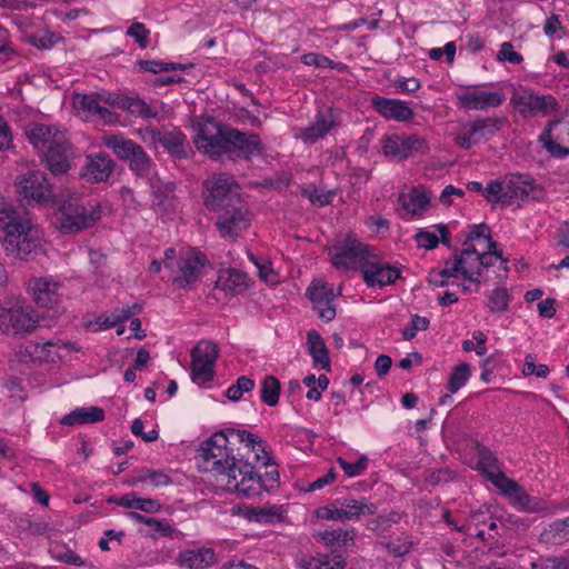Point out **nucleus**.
I'll return each mask as SVG.
<instances>
[{
    "instance_id": "2",
    "label": "nucleus",
    "mask_w": 569,
    "mask_h": 569,
    "mask_svg": "<svg viewBox=\"0 0 569 569\" xmlns=\"http://www.w3.org/2000/svg\"><path fill=\"white\" fill-rule=\"evenodd\" d=\"M202 198L206 208L218 213L216 226L222 237L236 238L249 227V212L231 174L220 172L209 177L203 182Z\"/></svg>"
},
{
    "instance_id": "17",
    "label": "nucleus",
    "mask_w": 569,
    "mask_h": 569,
    "mask_svg": "<svg viewBox=\"0 0 569 569\" xmlns=\"http://www.w3.org/2000/svg\"><path fill=\"white\" fill-rule=\"evenodd\" d=\"M306 296L312 301L319 318L329 322L336 317V309L331 305L335 299L333 288L321 280H313L306 290Z\"/></svg>"
},
{
    "instance_id": "63",
    "label": "nucleus",
    "mask_w": 569,
    "mask_h": 569,
    "mask_svg": "<svg viewBox=\"0 0 569 569\" xmlns=\"http://www.w3.org/2000/svg\"><path fill=\"white\" fill-rule=\"evenodd\" d=\"M13 49L10 46L9 32L6 28L0 26V62L10 60Z\"/></svg>"
},
{
    "instance_id": "33",
    "label": "nucleus",
    "mask_w": 569,
    "mask_h": 569,
    "mask_svg": "<svg viewBox=\"0 0 569 569\" xmlns=\"http://www.w3.org/2000/svg\"><path fill=\"white\" fill-rule=\"evenodd\" d=\"M399 203L403 210V217H412L420 214L427 209L429 199L425 193L413 190L407 194H401L399 198Z\"/></svg>"
},
{
    "instance_id": "1",
    "label": "nucleus",
    "mask_w": 569,
    "mask_h": 569,
    "mask_svg": "<svg viewBox=\"0 0 569 569\" xmlns=\"http://www.w3.org/2000/svg\"><path fill=\"white\" fill-rule=\"evenodd\" d=\"M197 460L200 469L213 473L228 490L253 498L266 487L254 469L269 466L271 458L258 436L228 429L202 443Z\"/></svg>"
},
{
    "instance_id": "57",
    "label": "nucleus",
    "mask_w": 569,
    "mask_h": 569,
    "mask_svg": "<svg viewBox=\"0 0 569 569\" xmlns=\"http://www.w3.org/2000/svg\"><path fill=\"white\" fill-rule=\"evenodd\" d=\"M497 459L489 451H481L478 461L479 469L486 473L487 478H491V472H498Z\"/></svg>"
},
{
    "instance_id": "20",
    "label": "nucleus",
    "mask_w": 569,
    "mask_h": 569,
    "mask_svg": "<svg viewBox=\"0 0 569 569\" xmlns=\"http://www.w3.org/2000/svg\"><path fill=\"white\" fill-rule=\"evenodd\" d=\"M461 108L466 110H487L500 107L506 96L502 90H469L458 96Z\"/></svg>"
},
{
    "instance_id": "52",
    "label": "nucleus",
    "mask_w": 569,
    "mask_h": 569,
    "mask_svg": "<svg viewBox=\"0 0 569 569\" xmlns=\"http://www.w3.org/2000/svg\"><path fill=\"white\" fill-rule=\"evenodd\" d=\"M301 194L310 200L311 203L325 207L331 203L335 192H322L317 188H301Z\"/></svg>"
},
{
    "instance_id": "25",
    "label": "nucleus",
    "mask_w": 569,
    "mask_h": 569,
    "mask_svg": "<svg viewBox=\"0 0 569 569\" xmlns=\"http://www.w3.org/2000/svg\"><path fill=\"white\" fill-rule=\"evenodd\" d=\"M217 562L212 548L187 549L179 553L177 563L188 569H206Z\"/></svg>"
},
{
    "instance_id": "15",
    "label": "nucleus",
    "mask_w": 569,
    "mask_h": 569,
    "mask_svg": "<svg viewBox=\"0 0 569 569\" xmlns=\"http://www.w3.org/2000/svg\"><path fill=\"white\" fill-rule=\"evenodd\" d=\"M361 273L365 283L370 288H382L392 284L400 277L399 269L388 262L376 259L372 254L371 258L362 264Z\"/></svg>"
},
{
    "instance_id": "31",
    "label": "nucleus",
    "mask_w": 569,
    "mask_h": 569,
    "mask_svg": "<svg viewBox=\"0 0 569 569\" xmlns=\"http://www.w3.org/2000/svg\"><path fill=\"white\" fill-rule=\"evenodd\" d=\"M73 106L77 110L87 114H96L104 121H111L113 113L106 107L100 106L98 98L92 94L77 93L73 98Z\"/></svg>"
},
{
    "instance_id": "51",
    "label": "nucleus",
    "mask_w": 569,
    "mask_h": 569,
    "mask_svg": "<svg viewBox=\"0 0 569 569\" xmlns=\"http://www.w3.org/2000/svg\"><path fill=\"white\" fill-rule=\"evenodd\" d=\"M27 40L38 49H49L60 40V37L52 31L46 30L42 33L28 36Z\"/></svg>"
},
{
    "instance_id": "30",
    "label": "nucleus",
    "mask_w": 569,
    "mask_h": 569,
    "mask_svg": "<svg viewBox=\"0 0 569 569\" xmlns=\"http://www.w3.org/2000/svg\"><path fill=\"white\" fill-rule=\"evenodd\" d=\"M307 345L309 352L313 359V363L316 366H319L321 369L330 370V358L328 348L318 331H308Z\"/></svg>"
},
{
    "instance_id": "34",
    "label": "nucleus",
    "mask_w": 569,
    "mask_h": 569,
    "mask_svg": "<svg viewBox=\"0 0 569 569\" xmlns=\"http://www.w3.org/2000/svg\"><path fill=\"white\" fill-rule=\"evenodd\" d=\"M103 143L106 144V147L111 149L118 158L126 161L128 160V158L131 157V153H133L140 147L132 140L126 139L117 134L106 137L103 139Z\"/></svg>"
},
{
    "instance_id": "14",
    "label": "nucleus",
    "mask_w": 569,
    "mask_h": 569,
    "mask_svg": "<svg viewBox=\"0 0 569 569\" xmlns=\"http://www.w3.org/2000/svg\"><path fill=\"white\" fill-rule=\"evenodd\" d=\"M37 327V319L30 308H0V330L4 335L29 333Z\"/></svg>"
},
{
    "instance_id": "12",
    "label": "nucleus",
    "mask_w": 569,
    "mask_h": 569,
    "mask_svg": "<svg viewBox=\"0 0 569 569\" xmlns=\"http://www.w3.org/2000/svg\"><path fill=\"white\" fill-rule=\"evenodd\" d=\"M450 264L456 270V278L468 280L477 286L482 281V262L481 252L476 244H468L459 253H455V258L450 259Z\"/></svg>"
},
{
    "instance_id": "32",
    "label": "nucleus",
    "mask_w": 569,
    "mask_h": 569,
    "mask_svg": "<svg viewBox=\"0 0 569 569\" xmlns=\"http://www.w3.org/2000/svg\"><path fill=\"white\" fill-rule=\"evenodd\" d=\"M319 540H321L326 546L335 547H349L355 546L356 530L347 529L343 530L341 528L320 531L316 536Z\"/></svg>"
},
{
    "instance_id": "50",
    "label": "nucleus",
    "mask_w": 569,
    "mask_h": 569,
    "mask_svg": "<svg viewBox=\"0 0 569 569\" xmlns=\"http://www.w3.org/2000/svg\"><path fill=\"white\" fill-rule=\"evenodd\" d=\"M337 462L348 477L360 476L366 471L368 467V458L366 456H361L355 462H349L342 457H339L337 459Z\"/></svg>"
},
{
    "instance_id": "36",
    "label": "nucleus",
    "mask_w": 569,
    "mask_h": 569,
    "mask_svg": "<svg viewBox=\"0 0 569 569\" xmlns=\"http://www.w3.org/2000/svg\"><path fill=\"white\" fill-rule=\"evenodd\" d=\"M541 539L553 545H561L569 540V516L550 523L541 533Z\"/></svg>"
},
{
    "instance_id": "10",
    "label": "nucleus",
    "mask_w": 569,
    "mask_h": 569,
    "mask_svg": "<svg viewBox=\"0 0 569 569\" xmlns=\"http://www.w3.org/2000/svg\"><path fill=\"white\" fill-rule=\"evenodd\" d=\"M19 193L28 201H33L40 207H49L57 193L47 176L41 171H30L19 181Z\"/></svg>"
},
{
    "instance_id": "60",
    "label": "nucleus",
    "mask_w": 569,
    "mask_h": 569,
    "mask_svg": "<svg viewBox=\"0 0 569 569\" xmlns=\"http://www.w3.org/2000/svg\"><path fill=\"white\" fill-rule=\"evenodd\" d=\"M497 59L499 61H508L512 64H518L522 61V56L513 50V46L510 42H503L497 53Z\"/></svg>"
},
{
    "instance_id": "39",
    "label": "nucleus",
    "mask_w": 569,
    "mask_h": 569,
    "mask_svg": "<svg viewBox=\"0 0 569 569\" xmlns=\"http://www.w3.org/2000/svg\"><path fill=\"white\" fill-rule=\"evenodd\" d=\"M280 390L281 387L279 380L273 376H267L261 382V400L270 407L276 406L279 401Z\"/></svg>"
},
{
    "instance_id": "5",
    "label": "nucleus",
    "mask_w": 569,
    "mask_h": 569,
    "mask_svg": "<svg viewBox=\"0 0 569 569\" xmlns=\"http://www.w3.org/2000/svg\"><path fill=\"white\" fill-rule=\"evenodd\" d=\"M0 241L8 254L27 260L40 250L41 234L30 219H20L9 203L1 202Z\"/></svg>"
},
{
    "instance_id": "41",
    "label": "nucleus",
    "mask_w": 569,
    "mask_h": 569,
    "mask_svg": "<svg viewBox=\"0 0 569 569\" xmlns=\"http://www.w3.org/2000/svg\"><path fill=\"white\" fill-rule=\"evenodd\" d=\"M139 67L142 71L159 73V72H170V71H186L191 66L181 64V63H172V62H162L156 60H140Z\"/></svg>"
},
{
    "instance_id": "18",
    "label": "nucleus",
    "mask_w": 569,
    "mask_h": 569,
    "mask_svg": "<svg viewBox=\"0 0 569 569\" xmlns=\"http://www.w3.org/2000/svg\"><path fill=\"white\" fill-rule=\"evenodd\" d=\"M338 126L337 114L331 109L319 111L315 120L307 127L300 128L296 137L307 144H312L322 139Z\"/></svg>"
},
{
    "instance_id": "64",
    "label": "nucleus",
    "mask_w": 569,
    "mask_h": 569,
    "mask_svg": "<svg viewBox=\"0 0 569 569\" xmlns=\"http://www.w3.org/2000/svg\"><path fill=\"white\" fill-rule=\"evenodd\" d=\"M455 477V473L448 469L442 468L435 471H431L427 477L426 481L431 486H437L441 482H448Z\"/></svg>"
},
{
    "instance_id": "61",
    "label": "nucleus",
    "mask_w": 569,
    "mask_h": 569,
    "mask_svg": "<svg viewBox=\"0 0 569 569\" xmlns=\"http://www.w3.org/2000/svg\"><path fill=\"white\" fill-rule=\"evenodd\" d=\"M144 525L148 527V530H147L148 535H153V533L158 532L161 536H169L172 532V529L168 522L160 521L154 518L148 517Z\"/></svg>"
},
{
    "instance_id": "46",
    "label": "nucleus",
    "mask_w": 569,
    "mask_h": 569,
    "mask_svg": "<svg viewBox=\"0 0 569 569\" xmlns=\"http://www.w3.org/2000/svg\"><path fill=\"white\" fill-rule=\"evenodd\" d=\"M470 378V366L468 363H460L455 367L449 377L448 390L452 393L462 388Z\"/></svg>"
},
{
    "instance_id": "16",
    "label": "nucleus",
    "mask_w": 569,
    "mask_h": 569,
    "mask_svg": "<svg viewBox=\"0 0 569 569\" xmlns=\"http://www.w3.org/2000/svg\"><path fill=\"white\" fill-rule=\"evenodd\" d=\"M515 108L523 117L548 116L558 110L557 100L550 96L525 93L512 99Z\"/></svg>"
},
{
    "instance_id": "43",
    "label": "nucleus",
    "mask_w": 569,
    "mask_h": 569,
    "mask_svg": "<svg viewBox=\"0 0 569 569\" xmlns=\"http://www.w3.org/2000/svg\"><path fill=\"white\" fill-rule=\"evenodd\" d=\"M346 561L341 556H323L321 558H311L305 563V569H343Z\"/></svg>"
},
{
    "instance_id": "54",
    "label": "nucleus",
    "mask_w": 569,
    "mask_h": 569,
    "mask_svg": "<svg viewBox=\"0 0 569 569\" xmlns=\"http://www.w3.org/2000/svg\"><path fill=\"white\" fill-rule=\"evenodd\" d=\"M505 192H506V178L503 179V181L491 180L485 188L483 196L486 197V199L489 202L496 203V202L500 201L502 198H506Z\"/></svg>"
},
{
    "instance_id": "40",
    "label": "nucleus",
    "mask_w": 569,
    "mask_h": 569,
    "mask_svg": "<svg viewBox=\"0 0 569 569\" xmlns=\"http://www.w3.org/2000/svg\"><path fill=\"white\" fill-rule=\"evenodd\" d=\"M558 124V121H550L545 130L539 136L541 146L553 157H565L569 154V150L556 143L552 139V128Z\"/></svg>"
},
{
    "instance_id": "47",
    "label": "nucleus",
    "mask_w": 569,
    "mask_h": 569,
    "mask_svg": "<svg viewBox=\"0 0 569 569\" xmlns=\"http://www.w3.org/2000/svg\"><path fill=\"white\" fill-rule=\"evenodd\" d=\"M254 388V381L247 376H241L237 379V382L232 386H230L227 391L226 396L231 401H238L241 399L242 395L244 392H249L253 390Z\"/></svg>"
},
{
    "instance_id": "59",
    "label": "nucleus",
    "mask_w": 569,
    "mask_h": 569,
    "mask_svg": "<svg viewBox=\"0 0 569 569\" xmlns=\"http://www.w3.org/2000/svg\"><path fill=\"white\" fill-rule=\"evenodd\" d=\"M249 259L258 268V274L261 280L268 283H273L276 281L274 273L269 261L261 262L253 253H249Z\"/></svg>"
},
{
    "instance_id": "27",
    "label": "nucleus",
    "mask_w": 569,
    "mask_h": 569,
    "mask_svg": "<svg viewBox=\"0 0 569 569\" xmlns=\"http://www.w3.org/2000/svg\"><path fill=\"white\" fill-rule=\"evenodd\" d=\"M104 419V411L100 407H81L76 408L70 413L63 416L60 423L63 426H80L100 422Z\"/></svg>"
},
{
    "instance_id": "49",
    "label": "nucleus",
    "mask_w": 569,
    "mask_h": 569,
    "mask_svg": "<svg viewBox=\"0 0 569 569\" xmlns=\"http://www.w3.org/2000/svg\"><path fill=\"white\" fill-rule=\"evenodd\" d=\"M488 239H492L490 236V229L486 223H479L469 227V231L463 241V248L468 244H475V241H483L485 247H488Z\"/></svg>"
},
{
    "instance_id": "13",
    "label": "nucleus",
    "mask_w": 569,
    "mask_h": 569,
    "mask_svg": "<svg viewBox=\"0 0 569 569\" xmlns=\"http://www.w3.org/2000/svg\"><path fill=\"white\" fill-rule=\"evenodd\" d=\"M428 147L425 138L417 134H390L382 140V151L393 160L402 161Z\"/></svg>"
},
{
    "instance_id": "3",
    "label": "nucleus",
    "mask_w": 569,
    "mask_h": 569,
    "mask_svg": "<svg viewBox=\"0 0 569 569\" xmlns=\"http://www.w3.org/2000/svg\"><path fill=\"white\" fill-rule=\"evenodd\" d=\"M199 151L211 158L227 156L230 160H250L263 151L260 138L254 133L220 126L214 121L201 126L194 138Z\"/></svg>"
},
{
    "instance_id": "26",
    "label": "nucleus",
    "mask_w": 569,
    "mask_h": 569,
    "mask_svg": "<svg viewBox=\"0 0 569 569\" xmlns=\"http://www.w3.org/2000/svg\"><path fill=\"white\" fill-rule=\"evenodd\" d=\"M372 106L382 117L406 121L412 117V110L402 101L376 97L372 99Z\"/></svg>"
},
{
    "instance_id": "8",
    "label": "nucleus",
    "mask_w": 569,
    "mask_h": 569,
    "mask_svg": "<svg viewBox=\"0 0 569 569\" xmlns=\"http://www.w3.org/2000/svg\"><path fill=\"white\" fill-rule=\"evenodd\" d=\"M507 123L506 117H477L462 126L456 137V142L462 149H471L473 146L491 139Z\"/></svg>"
},
{
    "instance_id": "28",
    "label": "nucleus",
    "mask_w": 569,
    "mask_h": 569,
    "mask_svg": "<svg viewBox=\"0 0 569 569\" xmlns=\"http://www.w3.org/2000/svg\"><path fill=\"white\" fill-rule=\"evenodd\" d=\"M336 505L340 506L343 519L348 520L359 519L362 516L375 515L377 511V506L366 498H347L343 500H337Z\"/></svg>"
},
{
    "instance_id": "38",
    "label": "nucleus",
    "mask_w": 569,
    "mask_h": 569,
    "mask_svg": "<svg viewBox=\"0 0 569 569\" xmlns=\"http://www.w3.org/2000/svg\"><path fill=\"white\" fill-rule=\"evenodd\" d=\"M497 242L492 239H488V247H485L481 252L482 271L493 266L497 261H500V267L508 272V259L502 257V251L497 248Z\"/></svg>"
},
{
    "instance_id": "42",
    "label": "nucleus",
    "mask_w": 569,
    "mask_h": 569,
    "mask_svg": "<svg viewBox=\"0 0 569 569\" xmlns=\"http://www.w3.org/2000/svg\"><path fill=\"white\" fill-rule=\"evenodd\" d=\"M127 109L132 116L141 117L143 119L157 118L159 109L154 104H149L141 99H129Z\"/></svg>"
},
{
    "instance_id": "37",
    "label": "nucleus",
    "mask_w": 569,
    "mask_h": 569,
    "mask_svg": "<svg viewBox=\"0 0 569 569\" xmlns=\"http://www.w3.org/2000/svg\"><path fill=\"white\" fill-rule=\"evenodd\" d=\"M440 238L435 233L426 230H419L415 239L420 248H425L427 250H431L436 248L439 243V240H441L442 243L447 244L449 241V230L447 226L445 224H438L436 226Z\"/></svg>"
},
{
    "instance_id": "22",
    "label": "nucleus",
    "mask_w": 569,
    "mask_h": 569,
    "mask_svg": "<svg viewBox=\"0 0 569 569\" xmlns=\"http://www.w3.org/2000/svg\"><path fill=\"white\" fill-rule=\"evenodd\" d=\"M114 169V162L106 153L89 154L81 171V178L89 183L104 182Z\"/></svg>"
},
{
    "instance_id": "19",
    "label": "nucleus",
    "mask_w": 569,
    "mask_h": 569,
    "mask_svg": "<svg viewBox=\"0 0 569 569\" xmlns=\"http://www.w3.org/2000/svg\"><path fill=\"white\" fill-rule=\"evenodd\" d=\"M505 197L522 201H537L543 197V190L527 176L509 174L506 177Z\"/></svg>"
},
{
    "instance_id": "29",
    "label": "nucleus",
    "mask_w": 569,
    "mask_h": 569,
    "mask_svg": "<svg viewBox=\"0 0 569 569\" xmlns=\"http://www.w3.org/2000/svg\"><path fill=\"white\" fill-rule=\"evenodd\" d=\"M217 288L230 292V293H240L244 291L249 286L248 276L237 269H226L220 271L218 279L216 281Z\"/></svg>"
},
{
    "instance_id": "9",
    "label": "nucleus",
    "mask_w": 569,
    "mask_h": 569,
    "mask_svg": "<svg viewBox=\"0 0 569 569\" xmlns=\"http://www.w3.org/2000/svg\"><path fill=\"white\" fill-rule=\"evenodd\" d=\"M218 356V346L212 341L202 340L191 350V378L196 383L202 385L213 379Z\"/></svg>"
},
{
    "instance_id": "6",
    "label": "nucleus",
    "mask_w": 569,
    "mask_h": 569,
    "mask_svg": "<svg viewBox=\"0 0 569 569\" xmlns=\"http://www.w3.org/2000/svg\"><path fill=\"white\" fill-rule=\"evenodd\" d=\"M50 208H54V227L63 234L78 233L100 219L97 204L86 202L82 196L68 189L57 192Z\"/></svg>"
},
{
    "instance_id": "48",
    "label": "nucleus",
    "mask_w": 569,
    "mask_h": 569,
    "mask_svg": "<svg viewBox=\"0 0 569 569\" xmlns=\"http://www.w3.org/2000/svg\"><path fill=\"white\" fill-rule=\"evenodd\" d=\"M456 278V270L450 264V259L445 261L441 270H432L429 273L428 280L436 287H446L449 284V279Z\"/></svg>"
},
{
    "instance_id": "56",
    "label": "nucleus",
    "mask_w": 569,
    "mask_h": 569,
    "mask_svg": "<svg viewBox=\"0 0 569 569\" xmlns=\"http://www.w3.org/2000/svg\"><path fill=\"white\" fill-rule=\"evenodd\" d=\"M491 478L489 479L493 486H496L502 495L508 497V495L515 490V488L518 486V483L508 478L505 473L498 471V472H491Z\"/></svg>"
},
{
    "instance_id": "21",
    "label": "nucleus",
    "mask_w": 569,
    "mask_h": 569,
    "mask_svg": "<svg viewBox=\"0 0 569 569\" xmlns=\"http://www.w3.org/2000/svg\"><path fill=\"white\" fill-rule=\"evenodd\" d=\"M146 133L149 134L154 142H159L176 159H184L191 151L187 137L181 131L160 132L156 128H147Z\"/></svg>"
},
{
    "instance_id": "55",
    "label": "nucleus",
    "mask_w": 569,
    "mask_h": 569,
    "mask_svg": "<svg viewBox=\"0 0 569 569\" xmlns=\"http://www.w3.org/2000/svg\"><path fill=\"white\" fill-rule=\"evenodd\" d=\"M127 36L133 38L140 48H146L149 42L150 31L141 22H133L126 32Z\"/></svg>"
},
{
    "instance_id": "45",
    "label": "nucleus",
    "mask_w": 569,
    "mask_h": 569,
    "mask_svg": "<svg viewBox=\"0 0 569 569\" xmlns=\"http://www.w3.org/2000/svg\"><path fill=\"white\" fill-rule=\"evenodd\" d=\"M510 295L506 288H496L488 298V308L491 312H505L509 308Z\"/></svg>"
},
{
    "instance_id": "53",
    "label": "nucleus",
    "mask_w": 569,
    "mask_h": 569,
    "mask_svg": "<svg viewBox=\"0 0 569 569\" xmlns=\"http://www.w3.org/2000/svg\"><path fill=\"white\" fill-rule=\"evenodd\" d=\"M429 325L430 321L428 318L415 315L411 318L410 326L402 329V338L409 341L416 337L418 331L427 330Z\"/></svg>"
},
{
    "instance_id": "35",
    "label": "nucleus",
    "mask_w": 569,
    "mask_h": 569,
    "mask_svg": "<svg viewBox=\"0 0 569 569\" xmlns=\"http://www.w3.org/2000/svg\"><path fill=\"white\" fill-rule=\"evenodd\" d=\"M20 529L30 536H49L56 526L44 517L24 518L19 522Z\"/></svg>"
},
{
    "instance_id": "24",
    "label": "nucleus",
    "mask_w": 569,
    "mask_h": 569,
    "mask_svg": "<svg viewBox=\"0 0 569 569\" xmlns=\"http://www.w3.org/2000/svg\"><path fill=\"white\" fill-rule=\"evenodd\" d=\"M60 283L51 277H40L30 282L34 302L42 308H50L59 301Z\"/></svg>"
},
{
    "instance_id": "4",
    "label": "nucleus",
    "mask_w": 569,
    "mask_h": 569,
    "mask_svg": "<svg viewBox=\"0 0 569 569\" xmlns=\"http://www.w3.org/2000/svg\"><path fill=\"white\" fill-rule=\"evenodd\" d=\"M24 133L33 148L42 156L52 174L58 176L69 171L73 151L63 131L56 126L32 122L24 128Z\"/></svg>"
},
{
    "instance_id": "11",
    "label": "nucleus",
    "mask_w": 569,
    "mask_h": 569,
    "mask_svg": "<svg viewBox=\"0 0 569 569\" xmlns=\"http://www.w3.org/2000/svg\"><path fill=\"white\" fill-rule=\"evenodd\" d=\"M207 262L206 257L192 249L181 250L176 261V269L172 270L173 283L180 288H186L198 281L201 270Z\"/></svg>"
},
{
    "instance_id": "23",
    "label": "nucleus",
    "mask_w": 569,
    "mask_h": 569,
    "mask_svg": "<svg viewBox=\"0 0 569 569\" xmlns=\"http://www.w3.org/2000/svg\"><path fill=\"white\" fill-rule=\"evenodd\" d=\"M74 349V345L71 342L64 343L60 340L57 341H28L21 347V352H24L33 361H47L54 362L56 359H60V348Z\"/></svg>"
},
{
    "instance_id": "62",
    "label": "nucleus",
    "mask_w": 569,
    "mask_h": 569,
    "mask_svg": "<svg viewBox=\"0 0 569 569\" xmlns=\"http://www.w3.org/2000/svg\"><path fill=\"white\" fill-rule=\"evenodd\" d=\"M513 505L522 510H529V496L519 485L507 497Z\"/></svg>"
},
{
    "instance_id": "7",
    "label": "nucleus",
    "mask_w": 569,
    "mask_h": 569,
    "mask_svg": "<svg viewBox=\"0 0 569 569\" xmlns=\"http://www.w3.org/2000/svg\"><path fill=\"white\" fill-rule=\"evenodd\" d=\"M332 264L338 270H351L360 268L371 258L369 247L360 242L355 236L348 234L338 240L329 249Z\"/></svg>"
},
{
    "instance_id": "44",
    "label": "nucleus",
    "mask_w": 569,
    "mask_h": 569,
    "mask_svg": "<svg viewBox=\"0 0 569 569\" xmlns=\"http://www.w3.org/2000/svg\"><path fill=\"white\" fill-rule=\"evenodd\" d=\"M127 161H129L130 168L139 176H148L150 173L152 162L142 147H139L138 150L131 153Z\"/></svg>"
},
{
    "instance_id": "58",
    "label": "nucleus",
    "mask_w": 569,
    "mask_h": 569,
    "mask_svg": "<svg viewBox=\"0 0 569 569\" xmlns=\"http://www.w3.org/2000/svg\"><path fill=\"white\" fill-rule=\"evenodd\" d=\"M54 558L67 565L93 568L92 563H89L87 560L82 559L78 553L70 549L57 553Z\"/></svg>"
}]
</instances>
